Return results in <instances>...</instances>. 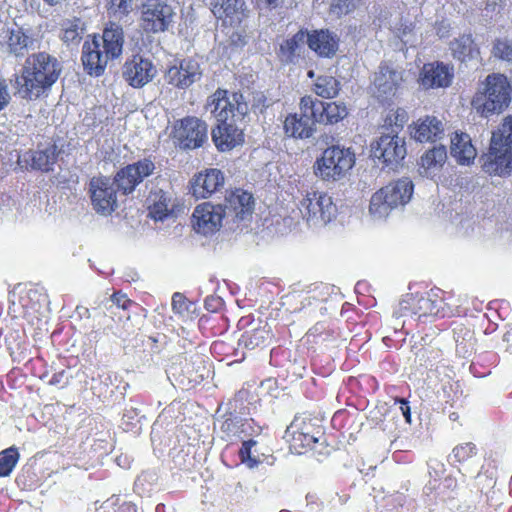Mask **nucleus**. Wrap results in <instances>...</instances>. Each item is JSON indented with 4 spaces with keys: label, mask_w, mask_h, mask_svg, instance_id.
Here are the masks:
<instances>
[{
    "label": "nucleus",
    "mask_w": 512,
    "mask_h": 512,
    "mask_svg": "<svg viewBox=\"0 0 512 512\" xmlns=\"http://www.w3.org/2000/svg\"><path fill=\"white\" fill-rule=\"evenodd\" d=\"M222 205L226 223H237L251 216L254 201L250 193L237 189L225 198Z\"/></svg>",
    "instance_id": "18"
},
{
    "label": "nucleus",
    "mask_w": 512,
    "mask_h": 512,
    "mask_svg": "<svg viewBox=\"0 0 512 512\" xmlns=\"http://www.w3.org/2000/svg\"><path fill=\"white\" fill-rule=\"evenodd\" d=\"M240 456L242 461L246 463L249 468H254L258 465V461L251 455V449L244 444H242L240 449Z\"/></svg>",
    "instance_id": "48"
},
{
    "label": "nucleus",
    "mask_w": 512,
    "mask_h": 512,
    "mask_svg": "<svg viewBox=\"0 0 512 512\" xmlns=\"http://www.w3.org/2000/svg\"><path fill=\"white\" fill-rule=\"evenodd\" d=\"M224 217L223 205L205 202L198 205L192 214V225L197 233L208 235L219 230Z\"/></svg>",
    "instance_id": "16"
},
{
    "label": "nucleus",
    "mask_w": 512,
    "mask_h": 512,
    "mask_svg": "<svg viewBox=\"0 0 512 512\" xmlns=\"http://www.w3.org/2000/svg\"><path fill=\"white\" fill-rule=\"evenodd\" d=\"M83 30L80 20L68 22L63 29L62 40L66 43H77L81 40Z\"/></svg>",
    "instance_id": "40"
},
{
    "label": "nucleus",
    "mask_w": 512,
    "mask_h": 512,
    "mask_svg": "<svg viewBox=\"0 0 512 512\" xmlns=\"http://www.w3.org/2000/svg\"><path fill=\"white\" fill-rule=\"evenodd\" d=\"M220 305V298L213 296L207 297L205 300V307L207 310L216 311Z\"/></svg>",
    "instance_id": "53"
},
{
    "label": "nucleus",
    "mask_w": 512,
    "mask_h": 512,
    "mask_svg": "<svg viewBox=\"0 0 512 512\" xmlns=\"http://www.w3.org/2000/svg\"><path fill=\"white\" fill-rule=\"evenodd\" d=\"M476 149L466 133H455L451 138V156L462 165L470 164L476 157Z\"/></svg>",
    "instance_id": "29"
},
{
    "label": "nucleus",
    "mask_w": 512,
    "mask_h": 512,
    "mask_svg": "<svg viewBox=\"0 0 512 512\" xmlns=\"http://www.w3.org/2000/svg\"><path fill=\"white\" fill-rule=\"evenodd\" d=\"M243 444L251 449L254 445H256V441L253 439H249L247 441H243Z\"/></svg>",
    "instance_id": "56"
},
{
    "label": "nucleus",
    "mask_w": 512,
    "mask_h": 512,
    "mask_svg": "<svg viewBox=\"0 0 512 512\" xmlns=\"http://www.w3.org/2000/svg\"><path fill=\"white\" fill-rule=\"evenodd\" d=\"M408 301L407 300H404L400 303V310L403 311V310H407L408 309Z\"/></svg>",
    "instance_id": "57"
},
{
    "label": "nucleus",
    "mask_w": 512,
    "mask_h": 512,
    "mask_svg": "<svg viewBox=\"0 0 512 512\" xmlns=\"http://www.w3.org/2000/svg\"><path fill=\"white\" fill-rule=\"evenodd\" d=\"M449 48L453 57L460 61H465L467 58L472 57L475 51L474 41L470 34H463L453 39L449 44Z\"/></svg>",
    "instance_id": "34"
},
{
    "label": "nucleus",
    "mask_w": 512,
    "mask_h": 512,
    "mask_svg": "<svg viewBox=\"0 0 512 512\" xmlns=\"http://www.w3.org/2000/svg\"><path fill=\"white\" fill-rule=\"evenodd\" d=\"M504 341L507 342V352L512 355V333L511 332H507L505 335H504Z\"/></svg>",
    "instance_id": "54"
},
{
    "label": "nucleus",
    "mask_w": 512,
    "mask_h": 512,
    "mask_svg": "<svg viewBox=\"0 0 512 512\" xmlns=\"http://www.w3.org/2000/svg\"><path fill=\"white\" fill-rule=\"evenodd\" d=\"M19 453L14 448H9L0 453V477H7L17 464Z\"/></svg>",
    "instance_id": "38"
},
{
    "label": "nucleus",
    "mask_w": 512,
    "mask_h": 512,
    "mask_svg": "<svg viewBox=\"0 0 512 512\" xmlns=\"http://www.w3.org/2000/svg\"><path fill=\"white\" fill-rule=\"evenodd\" d=\"M356 4L357 0H337L333 7L338 10V13L347 14L356 8Z\"/></svg>",
    "instance_id": "47"
},
{
    "label": "nucleus",
    "mask_w": 512,
    "mask_h": 512,
    "mask_svg": "<svg viewBox=\"0 0 512 512\" xmlns=\"http://www.w3.org/2000/svg\"><path fill=\"white\" fill-rule=\"evenodd\" d=\"M447 160V150L444 145H435L426 151L420 158V174L431 177L439 171Z\"/></svg>",
    "instance_id": "28"
},
{
    "label": "nucleus",
    "mask_w": 512,
    "mask_h": 512,
    "mask_svg": "<svg viewBox=\"0 0 512 512\" xmlns=\"http://www.w3.org/2000/svg\"><path fill=\"white\" fill-rule=\"evenodd\" d=\"M495 57L512 62V40H497L493 47Z\"/></svg>",
    "instance_id": "42"
},
{
    "label": "nucleus",
    "mask_w": 512,
    "mask_h": 512,
    "mask_svg": "<svg viewBox=\"0 0 512 512\" xmlns=\"http://www.w3.org/2000/svg\"><path fill=\"white\" fill-rule=\"evenodd\" d=\"M202 77V69L198 61L183 59L180 64L170 67L165 75V81L179 89H187Z\"/></svg>",
    "instance_id": "19"
},
{
    "label": "nucleus",
    "mask_w": 512,
    "mask_h": 512,
    "mask_svg": "<svg viewBox=\"0 0 512 512\" xmlns=\"http://www.w3.org/2000/svg\"><path fill=\"white\" fill-rule=\"evenodd\" d=\"M511 102V86L503 74L486 77L475 93L471 105L478 114L488 118L503 112Z\"/></svg>",
    "instance_id": "4"
},
{
    "label": "nucleus",
    "mask_w": 512,
    "mask_h": 512,
    "mask_svg": "<svg viewBox=\"0 0 512 512\" xmlns=\"http://www.w3.org/2000/svg\"><path fill=\"white\" fill-rule=\"evenodd\" d=\"M300 112L298 115L309 122H313L314 125L316 123L323 122V118L321 115L323 113V101L312 97V96H304L300 100Z\"/></svg>",
    "instance_id": "33"
},
{
    "label": "nucleus",
    "mask_w": 512,
    "mask_h": 512,
    "mask_svg": "<svg viewBox=\"0 0 512 512\" xmlns=\"http://www.w3.org/2000/svg\"><path fill=\"white\" fill-rule=\"evenodd\" d=\"M175 143L184 150L202 147L208 141V125L195 116H187L174 125Z\"/></svg>",
    "instance_id": "8"
},
{
    "label": "nucleus",
    "mask_w": 512,
    "mask_h": 512,
    "mask_svg": "<svg viewBox=\"0 0 512 512\" xmlns=\"http://www.w3.org/2000/svg\"><path fill=\"white\" fill-rule=\"evenodd\" d=\"M310 422L295 419L285 431V438L290 443V450L296 454H303L311 448L318 438L313 433Z\"/></svg>",
    "instance_id": "21"
},
{
    "label": "nucleus",
    "mask_w": 512,
    "mask_h": 512,
    "mask_svg": "<svg viewBox=\"0 0 512 512\" xmlns=\"http://www.w3.org/2000/svg\"><path fill=\"white\" fill-rule=\"evenodd\" d=\"M269 338V332L264 327L257 328L252 330L251 332H246L241 341L244 343L246 347L254 349L261 344H264L265 341Z\"/></svg>",
    "instance_id": "39"
},
{
    "label": "nucleus",
    "mask_w": 512,
    "mask_h": 512,
    "mask_svg": "<svg viewBox=\"0 0 512 512\" xmlns=\"http://www.w3.org/2000/svg\"><path fill=\"white\" fill-rule=\"evenodd\" d=\"M299 211L309 227L328 224L337 213L332 197L322 192H308L299 203Z\"/></svg>",
    "instance_id": "7"
},
{
    "label": "nucleus",
    "mask_w": 512,
    "mask_h": 512,
    "mask_svg": "<svg viewBox=\"0 0 512 512\" xmlns=\"http://www.w3.org/2000/svg\"><path fill=\"white\" fill-rule=\"evenodd\" d=\"M309 76L312 77L313 76V72L312 71H309Z\"/></svg>",
    "instance_id": "58"
},
{
    "label": "nucleus",
    "mask_w": 512,
    "mask_h": 512,
    "mask_svg": "<svg viewBox=\"0 0 512 512\" xmlns=\"http://www.w3.org/2000/svg\"><path fill=\"white\" fill-rule=\"evenodd\" d=\"M315 93L323 98H334L338 95L341 84L333 76H320L314 85Z\"/></svg>",
    "instance_id": "36"
},
{
    "label": "nucleus",
    "mask_w": 512,
    "mask_h": 512,
    "mask_svg": "<svg viewBox=\"0 0 512 512\" xmlns=\"http://www.w3.org/2000/svg\"><path fill=\"white\" fill-rule=\"evenodd\" d=\"M265 1L269 6H271L273 8H275L279 5V0H265Z\"/></svg>",
    "instance_id": "55"
},
{
    "label": "nucleus",
    "mask_w": 512,
    "mask_h": 512,
    "mask_svg": "<svg viewBox=\"0 0 512 512\" xmlns=\"http://www.w3.org/2000/svg\"><path fill=\"white\" fill-rule=\"evenodd\" d=\"M11 100L8 86L5 80L0 79V111L3 110Z\"/></svg>",
    "instance_id": "49"
},
{
    "label": "nucleus",
    "mask_w": 512,
    "mask_h": 512,
    "mask_svg": "<svg viewBox=\"0 0 512 512\" xmlns=\"http://www.w3.org/2000/svg\"><path fill=\"white\" fill-rule=\"evenodd\" d=\"M155 163L144 158L121 168L113 177L117 189L123 195L132 193L143 180L154 173Z\"/></svg>",
    "instance_id": "13"
},
{
    "label": "nucleus",
    "mask_w": 512,
    "mask_h": 512,
    "mask_svg": "<svg viewBox=\"0 0 512 512\" xmlns=\"http://www.w3.org/2000/svg\"><path fill=\"white\" fill-rule=\"evenodd\" d=\"M243 0H214L212 12L216 18L222 19L225 24L240 23L244 14Z\"/></svg>",
    "instance_id": "25"
},
{
    "label": "nucleus",
    "mask_w": 512,
    "mask_h": 512,
    "mask_svg": "<svg viewBox=\"0 0 512 512\" xmlns=\"http://www.w3.org/2000/svg\"><path fill=\"white\" fill-rule=\"evenodd\" d=\"M323 113L321 118H323L322 123H337L340 120L344 119L348 112L344 103L342 102H323Z\"/></svg>",
    "instance_id": "37"
},
{
    "label": "nucleus",
    "mask_w": 512,
    "mask_h": 512,
    "mask_svg": "<svg viewBox=\"0 0 512 512\" xmlns=\"http://www.w3.org/2000/svg\"><path fill=\"white\" fill-rule=\"evenodd\" d=\"M396 402L400 403L399 409L401 410L407 423H411V411L408 402L404 398H396Z\"/></svg>",
    "instance_id": "52"
},
{
    "label": "nucleus",
    "mask_w": 512,
    "mask_h": 512,
    "mask_svg": "<svg viewBox=\"0 0 512 512\" xmlns=\"http://www.w3.org/2000/svg\"><path fill=\"white\" fill-rule=\"evenodd\" d=\"M224 185V175L216 168L205 169L194 175L190 181L191 194L196 199H205Z\"/></svg>",
    "instance_id": "20"
},
{
    "label": "nucleus",
    "mask_w": 512,
    "mask_h": 512,
    "mask_svg": "<svg viewBox=\"0 0 512 512\" xmlns=\"http://www.w3.org/2000/svg\"><path fill=\"white\" fill-rule=\"evenodd\" d=\"M413 182L409 178L390 182L375 192L370 200L369 212L375 219H384L398 206L407 204L413 195Z\"/></svg>",
    "instance_id": "5"
},
{
    "label": "nucleus",
    "mask_w": 512,
    "mask_h": 512,
    "mask_svg": "<svg viewBox=\"0 0 512 512\" xmlns=\"http://www.w3.org/2000/svg\"><path fill=\"white\" fill-rule=\"evenodd\" d=\"M36 44L30 29L14 25L3 31L1 46L10 56L23 58L36 48Z\"/></svg>",
    "instance_id": "14"
},
{
    "label": "nucleus",
    "mask_w": 512,
    "mask_h": 512,
    "mask_svg": "<svg viewBox=\"0 0 512 512\" xmlns=\"http://www.w3.org/2000/svg\"><path fill=\"white\" fill-rule=\"evenodd\" d=\"M110 4V9L114 14H119L120 16L128 15L132 10V0H110Z\"/></svg>",
    "instance_id": "44"
},
{
    "label": "nucleus",
    "mask_w": 512,
    "mask_h": 512,
    "mask_svg": "<svg viewBox=\"0 0 512 512\" xmlns=\"http://www.w3.org/2000/svg\"><path fill=\"white\" fill-rule=\"evenodd\" d=\"M172 308L175 313L183 315L188 310V303L185 296L179 292L172 297Z\"/></svg>",
    "instance_id": "45"
},
{
    "label": "nucleus",
    "mask_w": 512,
    "mask_h": 512,
    "mask_svg": "<svg viewBox=\"0 0 512 512\" xmlns=\"http://www.w3.org/2000/svg\"><path fill=\"white\" fill-rule=\"evenodd\" d=\"M453 76L452 67L442 62L427 63L420 73V83L426 89L448 87Z\"/></svg>",
    "instance_id": "22"
},
{
    "label": "nucleus",
    "mask_w": 512,
    "mask_h": 512,
    "mask_svg": "<svg viewBox=\"0 0 512 512\" xmlns=\"http://www.w3.org/2000/svg\"><path fill=\"white\" fill-rule=\"evenodd\" d=\"M174 15L168 4L149 0L142 8L141 26L147 32H164L172 24Z\"/></svg>",
    "instance_id": "15"
},
{
    "label": "nucleus",
    "mask_w": 512,
    "mask_h": 512,
    "mask_svg": "<svg viewBox=\"0 0 512 512\" xmlns=\"http://www.w3.org/2000/svg\"><path fill=\"white\" fill-rule=\"evenodd\" d=\"M390 123H394L397 129H401L408 120L407 112L404 109L398 108L392 116L389 117Z\"/></svg>",
    "instance_id": "46"
},
{
    "label": "nucleus",
    "mask_w": 512,
    "mask_h": 512,
    "mask_svg": "<svg viewBox=\"0 0 512 512\" xmlns=\"http://www.w3.org/2000/svg\"><path fill=\"white\" fill-rule=\"evenodd\" d=\"M492 138H498L512 149V115L503 118L498 130L492 133Z\"/></svg>",
    "instance_id": "41"
},
{
    "label": "nucleus",
    "mask_w": 512,
    "mask_h": 512,
    "mask_svg": "<svg viewBox=\"0 0 512 512\" xmlns=\"http://www.w3.org/2000/svg\"><path fill=\"white\" fill-rule=\"evenodd\" d=\"M197 369H195V374H190V381L194 383H199L201 380H203L207 376V369L203 365V362L199 361L196 363Z\"/></svg>",
    "instance_id": "51"
},
{
    "label": "nucleus",
    "mask_w": 512,
    "mask_h": 512,
    "mask_svg": "<svg viewBox=\"0 0 512 512\" xmlns=\"http://www.w3.org/2000/svg\"><path fill=\"white\" fill-rule=\"evenodd\" d=\"M395 134H384L372 145V153L381 163L390 170H395L402 164L407 154L406 142L403 137Z\"/></svg>",
    "instance_id": "9"
},
{
    "label": "nucleus",
    "mask_w": 512,
    "mask_h": 512,
    "mask_svg": "<svg viewBox=\"0 0 512 512\" xmlns=\"http://www.w3.org/2000/svg\"><path fill=\"white\" fill-rule=\"evenodd\" d=\"M252 428V420L242 419L238 416H229L221 424V432L225 434L227 439L238 437L242 439L248 435L249 429Z\"/></svg>",
    "instance_id": "31"
},
{
    "label": "nucleus",
    "mask_w": 512,
    "mask_h": 512,
    "mask_svg": "<svg viewBox=\"0 0 512 512\" xmlns=\"http://www.w3.org/2000/svg\"><path fill=\"white\" fill-rule=\"evenodd\" d=\"M108 302H111L122 309H127L131 304V301L126 298V295L120 293H114Z\"/></svg>",
    "instance_id": "50"
},
{
    "label": "nucleus",
    "mask_w": 512,
    "mask_h": 512,
    "mask_svg": "<svg viewBox=\"0 0 512 512\" xmlns=\"http://www.w3.org/2000/svg\"><path fill=\"white\" fill-rule=\"evenodd\" d=\"M206 109L218 121L211 136L219 151H230L243 143V131L237 127L236 122L242 121L248 114L249 105L241 93L228 95L227 90L218 89L207 99Z\"/></svg>",
    "instance_id": "1"
},
{
    "label": "nucleus",
    "mask_w": 512,
    "mask_h": 512,
    "mask_svg": "<svg viewBox=\"0 0 512 512\" xmlns=\"http://www.w3.org/2000/svg\"><path fill=\"white\" fill-rule=\"evenodd\" d=\"M285 133L294 138L306 139L313 136L315 125L300 117L298 113L290 114L284 122Z\"/></svg>",
    "instance_id": "30"
},
{
    "label": "nucleus",
    "mask_w": 512,
    "mask_h": 512,
    "mask_svg": "<svg viewBox=\"0 0 512 512\" xmlns=\"http://www.w3.org/2000/svg\"><path fill=\"white\" fill-rule=\"evenodd\" d=\"M355 164V153L340 145L326 148L315 162V174L324 181H338L346 176Z\"/></svg>",
    "instance_id": "6"
},
{
    "label": "nucleus",
    "mask_w": 512,
    "mask_h": 512,
    "mask_svg": "<svg viewBox=\"0 0 512 512\" xmlns=\"http://www.w3.org/2000/svg\"><path fill=\"white\" fill-rule=\"evenodd\" d=\"M62 72L60 61L47 52L28 55L17 78V93L21 98L36 100L46 96Z\"/></svg>",
    "instance_id": "2"
},
{
    "label": "nucleus",
    "mask_w": 512,
    "mask_h": 512,
    "mask_svg": "<svg viewBox=\"0 0 512 512\" xmlns=\"http://www.w3.org/2000/svg\"><path fill=\"white\" fill-rule=\"evenodd\" d=\"M476 454V447L473 443H464L461 445L456 446L452 451V457L457 462H462L467 460L468 458L472 457Z\"/></svg>",
    "instance_id": "43"
},
{
    "label": "nucleus",
    "mask_w": 512,
    "mask_h": 512,
    "mask_svg": "<svg viewBox=\"0 0 512 512\" xmlns=\"http://www.w3.org/2000/svg\"><path fill=\"white\" fill-rule=\"evenodd\" d=\"M307 44L318 55L331 57L338 49V38L329 30H316L311 34L307 33Z\"/></svg>",
    "instance_id": "26"
},
{
    "label": "nucleus",
    "mask_w": 512,
    "mask_h": 512,
    "mask_svg": "<svg viewBox=\"0 0 512 512\" xmlns=\"http://www.w3.org/2000/svg\"><path fill=\"white\" fill-rule=\"evenodd\" d=\"M402 82V71L389 64H381L374 75V94L381 101L389 100L396 96Z\"/></svg>",
    "instance_id": "17"
},
{
    "label": "nucleus",
    "mask_w": 512,
    "mask_h": 512,
    "mask_svg": "<svg viewBox=\"0 0 512 512\" xmlns=\"http://www.w3.org/2000/svg\"><path fill=\"white\" fill-rule=\"evenodd\" d=\"M60 150L55 144H48L44 147H38L35 151H29L24 154L23 160L29 164L32 169L49 172L57 162Z\"/></svg>",
    "instance_id": "23"
},
{
    "label": "nucleus",
    "mask_w": 512,
    "mask_h": 512,
    "mask_svg": "<svg viewBox=\"0 0 512 512\" xmlns=\"http://www.w3.org/2000/svg\"><path fill=\"white\" fill-rule=\"evenodd\" d=\"M483 170L490 175L500 177L512 173V149L498 138H492L487 153L481 156Z\"/></svg>",
    "instance_id": "12"
},
{
    "label": "nucleus",
    "mask_w": 512,
    "mask_h": 512,
    "mask_svg": "<svg viewBox=\"0 0 512 512\" xmlns=\"http://www.w3.org/2000/svg\"><path fill=\"white\" fill-rule=\"evenodd\" d=\"M441 308V300L436 298L435 294H428L421 296L414 303L412 314L416 315L419 319L424 316L437 315Z\"/></svg>",
    "instance_id": "35"
},
{
    "label": "nucleus",
    "mask_w": 512,
    "mask_h": 512,
    "mask_svg": "<svg viewBox=\"0 0 512 512\" xmlns=\"http://www.w3.org/2000/svg\"><path fill=\"white\" fill-rule=\"evenodd\" d=\"M157 73V68L152 60L140 54L128 57L121 68L122 78L135 89L146 86L157 76Z\"/></svg>",
    "instance_id": "11"
},
{
    "label": "nucleus",
    "mask_w": 512,
    "mask_h": 512,
    "mask_svg": "<svg viewBox=\"0 0 512 512\" xmlns=\"http://www.w3.org/2000/svg\"><path fill=\"white\" fill-rule=\"evenodd\" d=\"M116 183L113 178L93 177L89 182L91 204L96 213L110 215L118 207Z\"/></svg>",
    "instance_id": "10"
},
{
    "label": "nucleus",
    "mask_w": 512,
    "mask_h": 512,
    "mask_svg": "<svg viewBox=\"0 0 512 512\" xmlns=\"http://www.w3.org/2000/svg\"><path fill=\"white\" fill-rule=\"evenodd\" d=\"M307 43V32L300 30L293 37L286 39L280 45V57L282 61L292 62L299 55L301 49Z\"/></svg>",
    "instance_id": "32"
},
{
    "label": "nucleus",
    "mask_w": 512,
    "mask_h": 512,
    "mask_svg": "<svg viewBox=\"0 0 512 512\" xmlns=\"http://www.w3.org/2000/svg\"><path fill=\"white\" fill-rule=\"evenodd\" d=\"M123 28L110 22L103 30L102 36H94L82 47V62L90 75L100 76L104 73L109 60L120 57L123 52Z\"/></svg>",
    "instance_id": "3"
},
{
    "label": "nucleus",
    "mask_w": 512,
    "mask_h": 512,
    "mask_svg": "<svg viewBox=\"0 0 512 512\" xmlns=\"http://www.w3.org/2000/svg\"><path fill=\"white\" fill-rule=\"evenodd\" d=\"M146 203L149 216L155 221H163L173 214L174 203L172 197L162 189H152Z\"/></svg>",
    "instance_id": "24"
},
{
    "label": "nucleus",
    "mask_w": 512,
    "mask_h": 512,
    "mask_svg": "<svg viewBox=\"0 0 512 512\" xmlns=\"http://www.w3.org/2000/svg\"><path fill=\"white\" fill-rule=\"evenodd\" d=\"M444 134V125L442 121L434 116H426L419 119L415 124L412 137L419 142L436 141L442 138Z\"/></svg>",
    "instance_id": "27"
}]
</instances>
